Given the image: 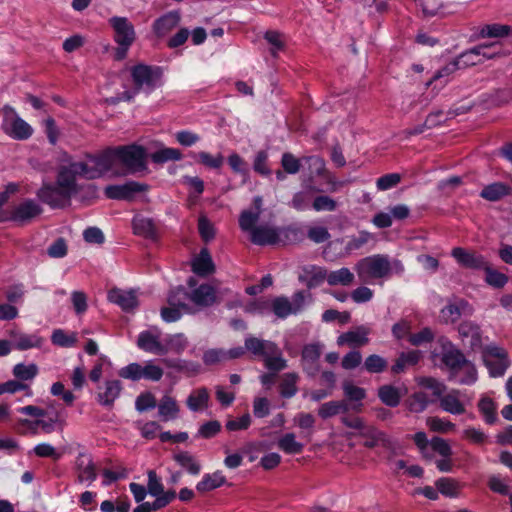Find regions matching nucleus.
<instances>
[{"label": "nucleus", "instance_id": "obj_1", "mask_svg": "<svg viewBox=\"0 0 512 512\" xmlns=\"http://www.w3.org/2000/svg\"><path fill=\"white\" fill-rule=\"evenodd\" d=\"M86 158V162L60 165L57 169L56 182L43 183L36 193L38 199L53 209L66 208L71 204L72 196L80 191L77 177L93 180L110 171V162L104 150L96 155L88 154Z\"/></svg>", "mask_w": 512, "mask_h": 512}, {"label": "nucleus", "instance_id": "obj_2", "mask_svg": "<svg viewBox=\"0 0 512 512\" xmlns=\"http://www.w3.org/2000/svg\"><path fill=\"white\" fill-rule=\"evenodd\" d=\"M110 170L117 175H128L147 169V150L140 145L130 144L109 147L104 150Z\"/></svg>", "mask_w": 512, "mask_h": 512}, {"label": "nucleus", "instance_id": "obj_3", "mask_svg": "<svg viewBox=\"0 0 512 512\" xmlns=\"http://www.w3.org/2000/svg\"><path fill=\"white\" fill-rule=\"evenodd\" d=\"M113 29V39L117 43L114 51V59L121 61L126 58L130 46L136 40L134 25L126 17L114 16L109 19Z\"/></svg>", "mask_w": 512, "mask_h": 512}, {"label": "nucleus", "instance_id": "obj_4", "mask_svg": "<svg viewBox=\"0 0 512 512\" xmlns=\"http://www.w3.org/2000/svg\"><path fill=\"white\" fill-rule=\"evenodd\" d=\"M356 271L362 282H368L371 279L387 277L391 265L388 256L377 254L361 259L356 265Z\"/></svg>", "mask_w": 512, "mask_h": 512}, {"label": "nucleus", "instance_id": "obj_5", "mask_svg": "<svg viewBox=\"0 0 512 512\" xmlns=\"http://www.w3.org/2000/svg\"><path fill=\"white\" fill-rule=\"evenodd\" d=\"M163 76L162 69L157 66L138 64L131 68V77L135 86V92L144 90L153 91L161 84Z\"/></svg>", "mask_w": 512, "mask_h": 512}, {"label": "nucleus", "instance_id": "obj_6", "mask_svg": "<svg viewBox=\"0 0 512 512\" xmlns=\"http://www.w3.org/2000/svg\"><path fill=\"white\" fill-rule=\"evenodd\" d=\"M482 358L492 377L504 375L510 366L507 351L495 345L486 346L482 351Z\"/></svg>", "mask_w": 512, "mask_h": 512}, {"label": "nucleus", "instance_id": "obj_7", "mask_svg": "<svg viewBox=\"0 0 512 512\" xmlns=\"http://www.w3.org/2000/svg\"><path fill=\"white\" fill-rule=\"evenodd\" d=\"M438 342L442 348L441 361L451 371L457 372L461 370L465 365L469 364V361L465 358L462 351L447 338L442 336L438 339Z\"/></svg>", "mask_w": 512, "mask_h": 512}, {"label": "nucleus", "instance_id": "obj_8", "mask_svg": "<svg viewBox=\"0 0 512 512\" xmlns=\"http://www.w3.org/2000/svg\"><path fill=\"white\" fill-rule=\"evenodd\" d=\"M149 186L145 183L128 181L122 185H109L105 188V196L109 199L132 201L138 193L146 192Z\"/></svg>", "mask_w": 512, "mask_h": 512}, {"label": "nucleus", "instance_id": "obj_9", "mask_svg": "<svg viewBox=\"0 0 512 512\" xmlns=\"http://www.w3.org/2000/svg\"><path fill=\"white\" fill-rule=\"evenodd\" d=\"M43 212V208L32 199H26L15 206L11 212L10 220L20 225L31 222Z\"/></svg>", "mask_w": 512, "mask_h": 512}, {"label": "nucleus", "instance_id": "obj_10", "mask_svg": "<svg viewBox=\"0 0 512 512\" xmlns=\"http://www.w3.org/2000/svg\"><path fill=\"white\" fill-rule=\"evenodd\" d=\"M246 232H250V240L256 245H274L280 241V230L269 225L254 224Z\"/></svg>", "mask_w": 512, "mask_h": 512}, {"label": "nucleus", "instance_id": "obj_11", "mask_svg": "<svg viewBox=\"0 0 512 512\" xmlns=\"http://www.w3.org/2000/svg\"><path fill=\"white\" fill-rule=\"evenodd\" d=\"M451 254L461 266L468 269L484 270L488 264L482 255L461 247H455Z\"/></svg>", "mask_w": 512, "mask_h": 512}, {"label": "nucleus", "instance_id": "obj_12", "mask_svg": "<svg viewBox=\"0 0 512 512\" xmlns=\"http://www.w3.org/2000/svg\"><path fill=\"white\" fill-rule=\"evenodd\" d=\"M359 435L366 439L364 446L367 448H374L377 445H382L384 448L391 451H394L396 448V443L374 426L367 425L363 432H359Z\"/></svg>", "mask_w": 512, "mask_h": 512}, {"label": "nucleus", "instance_id": "obj_13", "mask_svg": "<svg viewBox=\"0 0 512 512\" xmlns=\"http://www.w3.org/2000/svg\"><path fill=\"white\" fill-rule=\"evenodd\" d=\"M458 332L464 344L467 341V344L472 350H477L482 347L481 330L477 324L471 321H464L460 323Z\"/></svg>", "mask_w": 512, "mask_h": 512}, {"label": "nucleus", "instance_id": "obj_14", "mask_svg": "<svg viewBox=\"0 0 512 512\" xmlns=\"http://www.w3.org/2000/svg\"><path fill=\"white\" fill-rule=\"evenodd\" d=\"M137 346L149 353L155 355H166L168 353V347L164 346L159 340V335H155L150 331H143L139 334L137 339Z\"/></svg>", "mask_w": 512, "mask_h": 512}, {"label": "nucleus", "instance_id": "obj_15", "mask_svg": "<svg viewBox=\"0 0 512 512\" xmlns=\"http://www.w3.org/2000/svg\"><path fill=\"white\" fill-rule=\"evenodd\" d=\"M75 469L78 472V481L88 480L93 482L97 478L96 465L92 457L86 453H79L75 461Z\"/></svg>", "mask_w": 512, "mask_h": 512}, {"label": "nucleus", "instance_id": "obj_16", "mask_svg": "<svg viewBox=\"0 0 512 512\" xmlns=\"http://www.w3.org/2000/svg\"><path fill=\"white\" fill-rule=\"evenodd\" d=\"M108 299L125 311H132L138 306L137 295L134 290L125 291L114 288L109 291Z\"/></svg>", "mask_w": 512, "mask_h": 512}, {"label": "nucleus", "instance_id": "obj_17", "mask_svg": "<svg viewBox=\"0 0 512 512\" xmlns=\"http://www.w3.org/2000/svg\"><path fill=\"white\" fill-rule=\"evenodd\" d=\"M471 311L472 309L466 300L456 298L455 302H449L441 310V317L445 323H454L462 314L471 313Z\"/></svg>", "mask_w": 512, "mask_h": 512}, {"label": "nucleus", "instance_id": "obj_18", "mask_svg": "<svg viewBox=\"0 0 512 512\" xmlns=\"http://www.w3.org/2000/svg\"><path fill=\"white\" fill-rule=\"evenodd\" d=\"M263 205V199L261 196H256L253 198V207L254 211L252 210H243L239 216V226L242 231H247L251 228L254 224H256L259 219L260 215L263 211L262 209Z\"/></svg>", "mask_w": 512, "mask_h": 512}, {"label": "nucleus", "instance_id": "obj_19", "mask_svg": "<svg viewBox=\"0 0 512 512\" xmlns=\"http://www.w3.org/2000/svg\"><path fill=\"white\" fill-rule=\"evenodd\" d=\"M245 349L254 355L268 356L278 354V347L275 343L256 337L246 338Z\"/></svg>", "mask_w": 512, "mask_h": 512}, {"label": "nucleus", "instance_id": "obj_20", "mask_svg": "<svg viewBox=\"0 0 512 512\" xmlns=\"http://www.w3.org/2000/svg\"><path fill=\"white\" fill-rule=\"evenodd\" d=\"M368 333L369 330L367 328H365L364 326H360L354 331H347L345 333H342L337 338V344L339 346L345 344L355 347L364 346L369 342V339L367 337Z\"/></svg>", "mask_w": 512, "mask_h": 512}, {"label": "nucleus", "instance_id": "obj_21", "mask_svg": "<svg viewBox=\"0 0 512 512\" xmlns=\"http://www.w3.org/2000/svg\"><path fill=\"white\" fill-rule=\"evenodd\" d=\"M192 271L201 277H206L215 271V265L208 249L203 248L192 261Z\"/></svg>", "mask_w": 512, "mask_h": 512}, {"label": "nucleus", "instance_id": "obj_22", "mask_svg": "<svg viewBox=\"0 0 512 512\" xmlns=\"http://www.w3.org/2000/svg\"><path fill=\"white\" fill-rule=\"evenodd\" d=\"M190 300L198 306H211L216 301L215 290L209 284H202L190 293Z\"/></svg>", "mask_w": 512, "mask_h": 512}, {"label": "nucleus", "instance_id": "obj_23", "mask_svg": "<svg viewBox=\"0 0 512 512\" xmlns=\"http://www.w3.org/2000/svg\"><path fill=\"white\" fill-rule=\"evenodd\" d=\"M179 22L180 14L177 11L168 12L154 22L153 29L158 37H162L174 29Z\"/></svg>", "mask_w": 512, "mask_h": 512}, {"label": "nucleus", "instance_id": "obj_24", "mask_svg": "<svg viewBox=\"0 0 512 512\" xmlns=\"http://www.w3.org/2000/svg\"><path fill=\"white\" fill-rule=\"evenodd\" d=\"M122 385L119 380H109L105 382L104 392L97 395L98 402L106 407H112L115 400L119 397Z\"/></svg>", "mask_w": 512, "mask_h": 512}, {"label": "nucleus", "instance_id": "obj_25", "mask_svg": "<svg viewBox=\"0 0 512 512\" xmlns=\"http://www.w3.org/2000/svg\"><path fill=\"white\" fill-rule=\"evenodd\" d=\"M460 391L452 390L439 398L440 407L451 414L460 415L465 412L463 403L459 400Z\"/></svg>", "mask_w": 512, "mask_h": 512}, {"label": "nucleus", "instance_id": "obj_26", "mask_svg": "<svg viewBox=\"0 0 512 512\" xmlns=\"http://www.w3.org/2000/svg\"><path fill=\"white\" fill-rule=\"evenodd\" d=\"M420 360V352L412 350L409 352L400 353L395 363L391 367V371L394 374H400L404 372L408 367L416 365Z\"/></svg>", "mask_w": 512, "mask_h": 512}, {"label": "nucleus", "instance_id": "obj_27", "mask_svg": "<svg viewBox=\"0 0 512 512\" xmlns=\"http://www.w3.org/2000/svg\"><path fill=\"white\" fill-rule=\"evenodd\" d=\"M510 194V187L502 182H495L485 186L480 196L488 201H499L503 197Z\"/></svg>", "mask_w": 512, "mask_h": 512}, {"label": "nucleus", "instance_id": "obj_28", "mask_svg": "<svg viewBox=\"0 0 512 512\" xmlns=\"http://www.w3.org/2000/svg\"><path fill=\"white\" fill-rule=\"evenodd\" d=\"M401 390L392 385H383L378 389V397L383 404L389 407L399 405L402 398Z\"/></svg>", "mask_w": 512, "mask_h": 512}, {"label": "nucleus", "instance_id": "obj_29", "mask_svg": "<svg viewBox=\"0 0 512 512\" xmlns=\"http://www.w3.org/2000/svg\"><path fill=\"white\" fill-rule=\"evenodd\" d=\"M173 459L192 475H198L201 471V464L188 451H181L174 454Z\"/></svg>", "mask_w": 512, "mask_h": 512}, {"label": "nucleus", "instance_id": "obj_30", "mask_svg": "<svg viewBox=\"0 0 512 512\" xmlns=\"http://www.w3.org/2000/svg\"><path fill=\"white\" fill-rule=\"evenodd\" d=\"M209 392L202 387L194 390L187 398L186 404L192 411H198L208 406Z\"/></svg>", "mask_w": 512, "mask_h": 512}, {"label": "nucleus", "instance_id": "obj_31", "mask_svg": "<svg viewBox=\"0 0 512 512\" xmlns=\"http://www.w3.org/2000/svg\"><path fill=\"white\" fill-rule=\"evenodd\" d=\"M226 483V478L221 472L217 471L213 474L204 475L203 479L197 484L196 489L200 493L214 490Z\"/></svg>", "mask_w": 512, "mask_h": 512}, {"label": "nucleus", "instance_id": "obj_32", "mask_svg": "<svg viewBox=\"0 0 512 512\" xmlns=\"http://www.w3.org/2000/svg\"><path fill=\"white\" fill-rule=\"evenodd\" d=\"M187 300H190V293L182 286L171 290L167 298V302L170 306H176L185 312H190L191 309L186 303Z\"/></svg>", "mask_w": 512, "mask_h": 512}, {"label": "nucleus", "instance_id": "obj_33", "mask_svg": "<svg viewBox=\"0 0 512 512\" xmlns=\"http://www.w3.org/2000/svg\"><path fill=\"white\" fill-rule=\"evenodd\" d=\"M10 136L17 140H25L28 139L33 132L32 127L25 122L19 116H16L13 121H11L10 131H7Z\"/></svg>", "mask_w": 512, "mask_h": 512}, {"label": "nucleus", "instance_id": "obj_34", "mask_svg": "<svg viewBox=\"0 0 512 512\" xmlns=\"http://www.w3.org/2000/svg\"><path fill=\"white\" fill-rule=\"evenodd\" d=\"M133 229L135 234L149 239H156L157 231L154 222L150 218H135L133 220Z\"/></svg>", "mask_w": 512, "mask_h": 512}, {"label": "nucleus", "instance_id": "obj_35", "mask_svg": "<svg viewBox=\"0 0 512 512\" xmlns=\"http://www.w3.org/2000/svg\"><path fill=\"white\" fill-rule=\"evenodd\" d=\"M158 412L159 415L163 417V420L167 421L176 418L179 407L172 397L166 395L161 399L158 405Z\"/></svg>", "mask_w": 512, "mask_h": 512}, {"label": "nucleus", "instance_id": "obj_36", "mask_svg": "<svg viewBox=\"0 0 512 512\" xmlns=\"http://www.w3.org/2000/svg\"><path fill=\"white\" fill-rule=\"evenodd\" d=\"M353 281L354 274L348 268H341L339 270L332 271L327 276V282L330 286H348Z\"/></svg>", "mask_w": 512, "mask_h": 512}, {"label": "nucleus", "instance_id": "obj_37", "mask_svg": "<svg viewBox=\"0 0 512 512\" xmlns=\"http://www.w3.org/2000/svg\"><path fill=\"white\" fill-rule=\"evenodd\" d=\"M278 447L287 454L301 453L304 445L296 441L294 433H287L278 440Z\"/></svg>", "mask_w": 512, "mask_h": 512}, {"label": "nucleus", "instance_id": "obj_38", "mask_svg": "<svg viewBox=\"0 0 512 512\" xmlns=\"http://www.w3.org/2000/svg\"><path fill=\"white\" fill-rule=\"evenodd\" d=\"M271 309L277 317L282 319L286 318L290 314H294L292 303L285 296L274 298L271 303Z\"/></svg>", "mask_w": 512, "mask_h": 512}, {"label": "nucleus", "instance_id": "obj_39", "mask_svg": "<svg viewBox=\"0 0 512 512\" xmlns=\"http://www.w3.org/2000/svg\"><path fill=\"white\" fill-rule=\"evenodd\" d=\"M298 378V374L294 372L283 375L280 383V394L282 397L291 398L297 393L296 382Z\"/></svg>", "mask_w": 512, "mask_h": 512}, {"label": "nucleus", "instance_id": "obj_40", "mask_svg": "<svg viewBox=\"0 0 512 512\" xmlns=\"http://www.w3.org/2000/svg\"><path fill=\"white\" fill-rule=\"evenodd\" d=\"M481 48H471L461 53L455 60L458 62L459 69L467 68L482 63L479 53Z\"/></svg>", "mask_w": 512, "mask_h": 512}, {"label": "nucleus", "instance_id": "obj_41", "mask_svg": "<svg viewBox=\"0 0 512 512\" xmlns=\"http://www.w3.org/2000/svg\"><path fill=\"white\" fill-rule=\"evenodd\" d=\"M512 36V27L509 25H501V24H492L485 25L481 31L479 36L482 38L485 37H493L500 38L504 36Z\"/></svg>", "mask_w": 512, "mask_h": 512}, {"label": "nucleus", "instance_id": "obj_42", "mask_svg": "<svg viewBox=\"0 0 512 512\" xmlns=\"http://www.w3.org/2000/svg\"><path fill=\"white\" fill-rule=\"evenodd\" d=\"M38 374V367L36 364L25 365L23 363H19L13 368V375L15 376L17 381L23 383V381L32 380Z\"/></svg>", "mask_w": 512, "mask_h": 512}, {"label": "nucleus", "instance_id": "obj_43", "mask_svg": "<svg viewBox=\"0 0 512 512\" xmlns=\"http://www.w3.org/2000/svg\"><path fill=\"white\" fill-rule=\"evenodd\" d=\"M182 158L180 150L175 148H163L151 154L154 163L162 164L168 161H176Z\"/></svg>", "mask_w": 512, "mask_h": 512}, {"label": "nucleus", "instance_id": "obj_44", "mask_svg": "<svg viewBox=\"0 0 512 512\" xmlns=\"http://www.w3.org/2000/svg\"><path fill=\"white\" fill-rule=\"evenodd\" d=\"M478 408L488 424H493L496 422V406L491 398L483 397L478 403Z\"/></svg>", "mask_w": 512, "mask_h": 512}, {"label": "nucleus", "instance_id": "obj_45", "mask_svg": "<svg viewBox=\"0 0 512 512\" xmlns=\"http://www.w3.org/2000/svg\"><path fill=\"white\" fill-rule=\"evenodd\" d=\"M484 271L486 274L485 281L494 288H502L508 282V277L505 274L491 268L489 263L487 264Z\"/></svg>", "mask_w": 512, "mask_h": 512}, {"label": "nucleus", "instance_id": "obj_46", "mask_svg": "<svg viewBox=\"0 0 512 512\" xmlns=\"http://www.w3.org/2000/svg\"><path fill=\"white\" fill-rule=\"evenodd\" d=\"M430 403L427 394L423 392H416L407 401L408 409L414 413L424 411Z\"/></svg>", "mask_w": 512, "mask_h": 512}, {"label": "nucleus", "instance_id": "obj_47", "mask_svg": "<svg viewBox=\"0 0 512 512\" xmlns=\"http://www.w3.org/2000/svg\"><path fill=\"white\" fill-rule=\"evenodd\" d=\"M388 362L383 357L372 354L365 359L364 368L369 373H381L386 370Z\"/></svg>", "mask_w": 512, "mask_h": 512}, {"label": "nucleus", "instance_id": "obj_48", "mask_svg": "<svg viewBox=\"0 0 512 512\" xmlns=\"http://www.w3.org/2000/svg\"><path fill=\"white\" fill-rule=\"evenodd\" d=\"M436 487L438 491L445 496L455 497L458 495V482L452 478H440L436 481Z\"/></svg>", "mask_w": 512, "mask_h": 512}, {"label": "nucleus", "instance_id": "obj_49", "mask_svg": "<svg viewBox=\"0 0 512 512\" xmlns=\"http://www.w3.org/2000/svg\"><path fill=\"white\" fill-rule=\"evenodd\" d=\"M51 341L60 347H72L77 343V337L75 333L67 335L63 330L57 329L53 332Z\"/></svg>", "mask_w": 512, "mask_h": 512}, {"label": "nucleus", "instance_id": "obj_50", "mask_svg": "<svg viewBox=\"0 0 512 512\" xmlns=\"http://www.w3.org/2000/svg\"><path fill=\"white\" fill-rule=\"evenodd\" d=\"M165 342L164 346L168 347V352L173 351L177 354L183 352L188 344L183 334L170 335L166 338Z\"/></svg>", "mask_w": 512, "mask_h": 512}, {"label": "nucleus", "instance_id": "obj_51", "mask_svg": "<svg viewBox=\"0 0 512 512\" xmlns=\"http://www.w3.org/2000/svg\"><path fill=\"white\" fill-rule=\"evenodd\" d=\"M322 354V345L319 343L307 344L303 347L301 361L318 362Z\"/></svg>", "mask_w": 512, "mask_h": 512}, {"label": "nucleus", "instance_id": "obj_52", "mask_svg": "<svg viewBox=\"0 0 512 512\" xmlns=\"http://www.w3.org/2000/svg\"><path fill=\"white\" fill-rule=\"evenodd\" d=\"M402 176L399 173H390L381 176L376 181L378 190L385 191L397 186L401 182Z\"/></svg>", "mask_w": 512, "mask_h": 512}, {"label": "nucleus", "instance_id": "obj_53", "mask_svg": "<svg viewBox=\"0 0 512 512\" xmlns=\"http://www.w3.org/2000/svg\"><path fill=\"white\" fill-rule=\"evenodd\" d=\"M221 431V424L218 420H211L202 424L198 430L197 436L204 439H210Z\"/></svg>", "mask_w": 512, "mask_h": 512}, {"label": "nucleus", "instance_id": "obj_54", "mask_svg": "<svg viewBox=\"0 0 512 512\" xmlns=\"http://www.w3.org/2000/svg\"><path fill=\"white\" fill-rule=\"evenodd\" d=\"M281 165L283 170L289 174H296L300 171L301 168L300 160L288 152L282 155Z\"/></svg>", "mask_w": 512, "mask_h": 512}, {"label": "nucleus", "instance_id": "obj_55", "mask_svg": "<svg viewBox=\"0 0 512 512\" xmlns=\"http://www.w3.org/2000/svg\"><path fill=\"white\" fill-rule=\"evenodd\" d=\"M135 406L139 412L153 409L157 406L156 398L150 392L142 393L137 397Z\"/></svg>", "mask_w": 512, "mask_h": 512}, {"label": "nucleus", "instance_id": "obj_56", "mask_svg": "<svg viewBox=\"0 0 512 512\" xmlns=\"http://www.w3.org/2000/svg\"><path fill=\"white\" fill-rule=\"evenodd\" d=\"M143 366L138 363H131L119 371V376L125 379L138 381L142 378Z\"/></svg>", "mask_w": 512, "mask_h": 512}, {"label": "nucleus", "instance_id": "obj_57", "mask_svg": "<svg viewBox=\"0 0 512 512\" xmlns=\"http://www.w3.org/2000/svg\"><path fill=\"white\" fill-rule=\"evenodd\" d=\"M41 342V339L36 336L22 334L17 338L15 348L18 350H27L33 347H39Z\"/></svg>", "mask_w": 512, "mask_h": 512}, {"label": "nucleus", "instance_id": "obj_58", "mask_svg": "<svg viewBox=\"0 0 512 512\" xmlns=\"http://www.w3.org/2000/svg\"><path fill=\"white\" fill-rule=\"evenodd\" d=\"M198 230L205 242H209L215 237V229L212 223L204 216L198 220Z\"/></svg>", "mask_w": 512, "mask_h": 512}, {"label": "nucleus", "instance_id": "obj_59", "mask_svg": "<svg viewBox=\"0 0 512 512\" xmlns=\"http://www.w3.org/2000/svg\"><path fill=\"white\" fill-rule=\"evenodd\" d=\"M343 391L345 396L351 401H361L366 397V392L363 388L357 387L350 382L343 384Z\"/></svg>", "mask_w": 512, "mask_h": 512}, {"label": "nucleus", "instance_id": "obj_60", "mask_svg": "<svg viewBox=\"0 0 512 512\" xmlns=\"http://www.w3.org/2000/svg\"><path fill=\"white\" fill-rule=\"evenodd\" d=\"M427 425L432 431L445 433L455 428L450 421H444L438 417H430L427 419Z\"/></svg>", "mask_w": 512, "mask_h": 512}, {"label": "nucleus", "instance_id": "obj_61", "mask_svg": "<svg viewBox=\"0 0 512 512\" xmlns=\"http://www.w3.org/2000/svg\"><path fill=\"white\" fill-rule=\"evenodd\" d=\"M253 413L257 418H264L270 413V402L265 397H257L253 402Z\"/></svg>", "mask_w": 512, "mask_h": 512}, {"label": "nucleus", "instance_id": "obj_62", "mask_svg": "<svg viewBox=\"0 0 512 512\" xmlns=\"http://www.w3.org/2000/svg\"><path fill=\"white\" fill-rule=\"evenodd\" d=\"M313 208L316 211H334L337 208V203L329 196H317L313 201Z\"/></svg>", "mask_w": 512, "mask_h": 512}, {"label": "nucleus", "instance_id": "obj_63", "mask_svg": "<svg viewBox=\"0 0 512 512\" xmlns=\"http://www.w3.org/2000/svg\"><path fill=\"white\" fill-rule=\"evenodd\" d=\"M251 424V417L249 413L244 414L239 419H229L226 422V429L228 431L246 430Z\"/></svg>", "mask_w": 512, "mask_h": 512}, {"label": "nucleus", "instance_id": "obj_64", "mask_svg": "<svg viewBox=\"0 0 512 512\" xmlns=\"http://www.w3.org/2000/svg\"><path fill=\"white\" fill-rule=\"evenodd\" d=\"M362 355L358 350H353L347 353L341 362V365L346 370H352L361 364Z\"/></svg>", "mask_w": 512, "mask_h": 512}]
</instances>
